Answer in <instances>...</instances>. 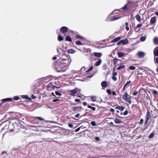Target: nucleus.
I'll list each match as a JSON object with an SVG mask.
<instances>
[{
	"label": "nucleus",
	"mask_w": 158,
	"mask_h": 158,
	"mask_svg": "<svg viewBox=\"0 0 158 158\" xmlns=\"http://www.w3.org/2000/svg\"><path fill=\"white\" fill-rule=\"evenodd\" d=\"M135 18L139 22H141V18L140 16L138 14L135 16Z\"/></svg>",
	"instance_id": "obj_19"
},
{
	"label": "nucleus",
	"mask_w": 158,
	"mask_h": 158,
	"mask_svg": "<svg viewBox=\"0 0 158 158\" xmlns=\"http://www.w3.org/2000/svg\"><path fill=\"white\" fill-rule=\"evenodd\" d=\"M154 43L155 44H158V38L155 37L154 38Z\"/></svg>",
	"instance_id": "obj_25"
},
{
	"label": "nucleus",
	"mask_w": 158,
	"mask_h": 158,
	"mask_svg": "<svg viewBox=\"0 0 158 158\" xmlns=\"http://www.w3.org/2000/svg\"><path fill=\"white\" fill-rule=\"evenodd\" d=\"M80 115V114H78L75 115V117L76 118H78Z\"/></svg>",
	"instance_id": "obj_64"
},
{
	"label": "nucleus",
	"mask_w": 158,
	"mask_h": 158,
	"mask_svg": "<svg viewBox=\"0 0 158 158\" xmlns=\"http://www.w3.org/2000/svg\"><path fill=\"white\" fill-rule=\"evenodd\" d=\"M116 109H117L119 110H120L121 111H122L124 110V107L123 106H118L116 107Z\"/></svg>",
	"instance_id": "obj_23"
},
{
	"label": "nucleus",
	"mask_w": 158,
	"mask_h": 158,
	"mask_svg": "<svg viewBox=\"0 0 158 158\" xmlns=\"http://www.w3.org/2000/svg\"><path fill=\"white\" fill-rule=\"evenodd\" d=\"M97 99V97L96 96H94L91 98V100L93 102L95 101Z\"/></svg>",
	"instance_id": "obj_27"
},
{
	"label": "nucleus",
	"mask_w": 158,
	"mask_h": 158,
	"mask_svg": "<svg viewBox=\"0 0 158 158\" xmlns=\"http://www.w3.org/2000/svg\"><path fill=\"white\" fill-rule=\"evenodd\" d=\"M124 67H125V66L124 65L120 66L117 68V69L118 70H120V69H123L124 68Z\"/></svg>",
	"instance_id": "obj_32"
},
{
	"label": "nucleus",
	"mask_w": 158,
	"mask_h": 158,
	"mask_svg": "<svg viewBox=\"0 0 158 158\" xmlns=\"http://www.w3.org/2000/svg\"><path fill=\"white\" fill-rule=\"evenodd\" d=\"M83 104L84 106H86L87 105V103L85 102H83Z\"/></svg>",
	"instance_id": "obj_63"
},
{
	"label": "nucleus",
	"mask_w": 158,
	"mask_h": 158,
	"mask_svg": "<svg viewBox=\"0 0 158 158\" xmlns=\"http://www.w3.org/2000/svg\"><path fill=\"white\" fill-rule=\"evenodd\" d=\"M117 75V73L116 72H114L113 73V76H116Z\"/></svg>",
	"instance_id": "obj_58"
},
{
	"label": "nucleus",
	"mask_w": 158,
	"mask_h": 158,
	"mask_svg": "<svg viewBox=\"0 0 158 158\" xmlns=\"http://www.w3.org/2000/svg\"><path fill=\"white\" fill-rule=\"evenodd\" d=\"M146 40V37L144 36H142L140 38V40L142 41H144Z\"/></svg>",
	"instance_id": "obj_33"
},
{
	"label": "nucleus",
	"mask_w": 158,
	"mask_h": 158,
	"mask_svg": "<svg viewBox=\"0 0 158 158\" xmlns=\"http://www.w3.org/2000/svg\"><path fill=\"white\" fill-rule=\"evenodd\" d=\"M36 118H37L39 120L41 121H43L44 120V119L43 118H42L40 117H36Z\"/></svg>",
	"instance_id": "obj_37"
},
{
	"label": "nucleus",
	"mask_w": 158,
	"mask_h": 158,
	"mask_svg": "<svg viewBox=\"0 0 158 158\" xmlns=\"http://www.w3.org/2000/svg\"><path fill=\"white\" fill-rule=\"evenodd\" d=\"M156 21V17H154L151 18L150 19V23L153 24Z\"/></svg>",
	"instance_id": "obj_15"
},
{
	"label": "nucleus",
	"mask_w": 158,
	"mask_h": 158,
	"mask_svg": "<svg viewBox=\"0 0 158 158\" xmlns=\"http://www.w3.org/2000/svg\"><path fill=\"white\" fill-rule=\"evenodd\" d=\"M143 119H141L140 120V121L139 122V123L140 124H143Z\"/></svg>",
	"instance_id": "obj_44"
},
{
	"label": "nucleus",
	"mask_w": 158,
	"mask_h": 158,
	"mask_svg": "<svg viewBox=\"0 0 158 158\" xmlns=\"http://www.w3.org/2000/svg\"><path fill=\"white\" fill-rule=\"evenodd\" d=\"M138 92L137 91H135V92L133 94V95H134V96H136V95H137V94H138Z\"/></svg>",
	"instance_id": "obj_49"
},
{
	"label": "nucleus",
	"mask_w": 158,
	"mask_h": 158,
	"mask_svg": "<svg viewBox=\"0 0 158 158\" xmlns=\"http://www.w3.org/2000/svg\"><path fill=\"white\" fill-rule=\"evenodd\" d=\"M119 60L118 59H114V64H116L117 61Z\"/></svg>",
	"instance_id": "obj_40"
},
{
	"label": "nucleus",
	"mask_w": 158,
	"mask_h": 158,
	"mask_svg": "<svg viewBox=\"0 0 158 158\" xmlns=\"http://www.w3.org/2000/svg\"><path fill=\"white\" fill-rule=\"evenodd\" d=\"M87 107L88 108L92 109L94 111L95 110H96L95 108V107H92L90 105H88Z\"/></svg>",
	"instance_id": "obj_29"
},
{
	"label": "nucleus",
	"mask_w": 158,
	"mask_h": 158,
	"mask_svg": "<svg viewBox=\"0 0 158 158\" xmlns=\"http://www.w3.org/2000/svg\"><path fill=\"white\" fill-rule=\"evenodd\" d=\"M155 62L158 64V57H157L155 60Z\"/></svg>",
	"instance_id": "obj_59"
},
{
	"label": "nucleus",
	"mask_w": 158,
	"mask_h": 158,
	"mask_svg": "<svg viewBox=\"0 0 158 158\" xmlns=\"http://www.w3.org/2000/svg\"><path fill=\"white\" fill-rule=\"evenodd\" d=\"M81 90L78 88H76L70 91V94L72 96H75V94L77 93H79L80 92Z\"/></svg>",
	"instance_id": "obj_5"
},
{
	"label": "nucleus",
	"mask_w": 158,
	"mask_h": 158,
	"mask_svg": "<svg viewBox=\"0 0 158 158\" xmlns=\"http://www.w3.org/2000/svg\"><path fill=\"white\" fill-rule=\"evenodd\" d=\"M9 124L8 126L9 128L10 129V130L8 131H7L3 135V136H4V135L6 134H10V133L11 132H12V131H13V126H11V127H10V125H12V123L10 122H9Z\"/></svg>",
	"instance_id": "obj_7"
},
{
	"label": "nucleus",
	"mask_w": 158,
	"mask_h": 158,
	"mask_svg": "<svg viewBox=\"0 0 158 158\" xmlns=\"http://www.w3.org/2000/svg\"><path fill=\"white\" fill-rule=\"evenodd\" d=\"M76 44L78 45H82V43L80 41H77L76 42Z\"/></svg>",
	"instance_id": "obj_31"
},
{
	"label": "nucleus",
	"mask_w": 158,
	"mask_h": 158,
	"mask_svg": "<svg viewBox=\"0 0 158 158\" xmlns=\"http://www.w3.org/2000/svg\"><path fill=\"white\" fill-rule=\"evenodd\" d=\"M21 97L23 99H28L29 100H31V99L29 98L28 96L27 95H22L21 96Z\"/></svg>",
	"instance_id": "obj_16"
},
{
	"label": "nucleus",
	"mask_w": 158,
	"mask_h": 158,
	"mask_svg": "<svg viewBox=\"0 0 158 158\" xmlns=\"http://www.w3.org/2000/svg\"><path fill=\"white\" fill-rule=\"evenodd\" d=\"M121 38L120 37H118L114 39L111 41V43H114L118 42L121 39Z\"/></svg>",
	"instance_id": "obj_12"
},
{
	"label": "nucleus",
	"mask_w": 158,
	"mask_h": 158,
	"mask_svg": "<svg viewBox=\"0 0 158 158\" xmlns=\"http://www.w3.org/2000/svg\"><path fill=\"white\" fill-rule=\"evenodd\" d=\"M59 99H54L52 100V101L54 102H56L59 101Z\"/></svg>",
	"instance_id": "obj_51"
},
{
	"label": "nucleus",
	"mask_w": 158,
	"mask_h": 158,
	"mask_svg": "<svg viewBox=\"0 0 158 158\" xmlns=\"http://www.w3.org/2000/svg\"><path fill=\"white\" fill-rule=\"evenodd\" d=\"M20 124L19 123H12V125H10V127L11 126H13V131L15 130L19 129V126Z\"/></svg>",
	"instance_id": "obj_8"
},
{
	"label": "nucleus",
	"mask_w": 158,
	"mask_h": 158,
	"mask_svg": "<svg viewBox=\"0 0 158 158\" xmlns=\"http://www.w3.org/2000/svg\"><path fill=\"white\" fill-rule=\"evenodd\" d=\"M128 114V111L127 110H126L123 113L124 115H126Z\"/></svg>",
	"instance_id": "obj_45"
},
{
	"label": "nucleus",
	"mask_w": 158,
	"mask_h": 158,
	"mask_svg": "<svg viewBox=\"0 0 158 158\" xmlns=\"http://www.w3.org/2000/svg\"><path fill=\"white\" fill-rule=\"evenodd\" d=\"M129 68L131 70H134L136 68L134 66H130Z\"/></svg>",
	"instance_id": "obj_34"
},
{
	"label": "nucleus",
	"mask_w": 158,
	"mask_h": 158,
	"mask_svg": "<svg viewBox=\"0 0 158 158\" xmlns=\"http://www.w3.org/2000/svg\"><path fill=\"white\" fill-rule=\"evenodd\" d=\"M93 55L97 57H100L102 56V54L100 52H94L93 53Z\"/></svg>",
	"instance_id": "obj_11"
},
{
	"label": "nucleus",
	"mask_w": 158,
	"mask_h": 158,
	"mask_svg": "<svg viewBox=\"0 0 158 158\" xmlns=\"http://www.w3.org/2000/svg\"><path fill=\"white\" fill-rule=\"evenodd\" d=\"M121 17H119L118 16H115L113 17V19H111L110 21H113L116 20L120 18Z\"/></svg>",
	"instance_id": "obj_24"
},
{
	"label": "nucleus",
	"mask_w": 158,
	"mask_h": 158,
	"mask_svg": "<svg viewBox=\"0 0 158 158\" xmlns=\"http://www.w3.org/2000/svg\"><path fill=\"white\" fill-rule=\"evenodd\" d=\"M77 38H78L81 39H82L83 40H85L84 38L82 37H81V36H79V35H77Z\"/></svg>",
	"instance_id": "obj_46"
},
{
	"label": "nucleus",
	"mask_w": 158,
	"mask_h": 158,
	"mask_svg": "<svg viewBox=\"0 0 158 158\" xmlns=\"http://www.w3.org/2000/svg\"><path fill=\"white\" fill-rule=\"evenodd\" d=\"M146 123H147L149 120V117H150V113L149 112H148L146 114Z\"/></svg>",
	"instance_id": "obj_17"
},
{
	"label": "nucleus",
	"mask_w": 158,
	"mask_h": 158,
	"mask_svg": "<svg viewBox=\"0 0 158 158\" xmlns=\"http://www.w3.org/2000/svg\"><path fill=\"white\" fill-rule=\"evenodd\" d=\"M127 8V5L126 4L124 6L123 8V10H126Z\"/></svg>",
	"instance_id": "obj_47"
},
{
	"label": "nucleus",
	"mask_w": 158,
	"mask_h": 158,
	"mask_svg": "<svg viewBox=\"0 0 158 158\" xmlns=\"http://www.w3.org/2000/svg\"><path fill=\"white\" fill-rule=\"evenodd\" d=\"M75 101L76 102H80V100L79 99H75Z\"/></svg>",
	"instance_id": "obj_57"
},
{
	"label": "nucleus",
	"mask_w": 158,
	"mask_h": 158,
	"mask_svg": "<svg viewBox=\"0 0 158 158\" xmlns=\"http://www.w3.org/2000/svg\"><path fill=\"white\" fill-rule=\"evenodd\" d=\"M154 53L155 56H158V48H155L154 50Z\"/></svg>",
	"instance_id": "obj_20"
},
{
	"label": "nucleus",
	"mask_w": 158,
	"mask_h": 158,
	"mask_svg": "<svg viewBox=\"0 0 158 158\" xmlns=\"http://www.w3.org/2000/svg\"><path fill=\"white\" fill-rule=\"evenodd\" d=\"M60 61H58L57 62L56 64V67H56V71L57 72H63L65 71V69H64V68H63V66L64 65H63V64H64V63H61V65L60 67H58V65H59V64H60Z\"/></svg>",
	"instance_id": "obj_1"
},
{
	"label": "nucleus",
	"mask_w": 158,
	"mask_h": 158,
	"mask_svg": "<svg viewBox=\"0 0 158 158\" xmlns=\"http://www.w3.org/2000/svg\"><path fill=\"white\" fill-rule=\"evenodd\" d=\"M84 97V96L82 94H81L80 95H79L78 96V97L81 98H83V97Z\"/></svg>",
	"instance_id": "obj_61"
},
{
	"label": "nucleus",
	"mask_w": 158,
	"mask_h": 158,
	"mask_svg": "<svg viewBox=\"0 0 158 158\" xmlns=\"http://www.w3.org/2000/svg\"><path fill=\"white\" fill-rule=\"evenodd\" d=\"M131 82V81H129L127 82L126 83L125 85V87H126L128 84L130 83Z\"/></svg>",
	"instance_id": "obj_48"
},
{
	"label": "nucleus",
	"mask_w": 158,
	"mask_h": 158,
	"mask_svg": "<svg viewBox=\"0 0 158 158\" xmlns=\"http://www.w3.org/2000/svg\"><path fill=\"white\" fill-rule=\"evenodd\" d=\"M114 122L116 124H119L122 123L121 120L116 118L114 120Z\"/></svg>",
	"instance_id": "obj_22"
},
{
	"label": "nucleus",
	"mask_w": 158,
	"mask_h": 158,
	"mask_svg": "<svg viewBox=\"0 0 158 158\" xmlns=\"http://www.w3.org/2000/svg\"><path fill=\"white\" fill-rule=\"evenodd\" d=\"M102 60L101 59H99L98 61H97L95 64V65L96 66H99L102 63Z\"/></svg>",
	"instance_id": "obj_18"
},
{
	"label": "nucleus",
	"mask_w": 158,
	"mask_h": 158,
	"mask_svg": "<svg viewBox=\"0 0 158 158\" xmlns=\"http://www.w3.org/2000/svg\"><path fill=\"white\" fill-rule=\"evenodd\" d=\"M112 79L114 81H116L117 80V78L116 77V76H113Z\"/></svg>",
	"instance_id": "obj_43"
},
{
	"label": "nucleus",
	"mask_w": 158,
	"mask_h": 158,
	"mask_svg": "<svg viewBox=\"0 0 158 158\" xmlns=\"http://www.w3.org/2000/svg\"><path fill=\"white\" fill-rule=\"evenodd\" d=\"M127 53L123 52H120L118 54V56L119 57H121L127 55Z\"/></svg>",
	"instance_id": "obj_14"
},
{
	"label": "nucleus",
	"mask_w": 158,
	"mask_h": 158,
	"mask_svg": "<svg viewBox=\"0 0 158 158\" xmlns=\"http://www.w3.org/2000/svg\"><path fill=\"white\" fill-rule=\"evenodd\" d=\"M68 30V28L66 27L63 26L60 29V32L64 34V36L67 33Z\"/></svg>",
	"instance_id": "obj_4"
},
{
	"label": "nucleus",
	"mask_w": 158,
	"mask_h": 158,
	"mask_svg": "<svg viewBox=\"0 0 158 158\" xmlns=\"http://www.w3.org/2000/svg\"><path fill=\"white\" fill-rule=\"evenodd\" d=\"M80 128H81V127H79V128H77V129L75 130V131L77 132V131H79V130H80Z\"/></svg>",
	"instance_id": "obj_55"
},
{
	"label": "nucleus",
	"mask_w": 158,
	"mask_h": 158,
	"mask_svg": "<svg viewBox=\"0 0 158 158\" xmlns=\"http://www.w3.org/2000/svg\"><path fill=\"white\" fill-rule=\"evenodd\" d=\"M66 40L67 41H69V36H67L66 37Z\"/></svg>",
	"instance_id": "obj_53"
},
{
	"label": "nucleus",
	"mask_w": 158,
	"mask_h": 158,
	"mask_svg": "<svg viewBox=\"0 0 158 158\" xmlns=\"http://www.w3.org/2000/svg\"><path fill=\"white\" fill-rule=\"evenodd\" d=\"M145 54L144 52H139L137 54V55H138L139 57L140 58H143Z\"/></svg>",
	"instance_id": "obj_10"
},
{
	"label": "nucleus",
	"mask_w": 158,
	"mask_h": 158,
	"mask_svg": "<svg viewBox=\"0 0 158 158\" xmlns=\"http://www.w3.org/2000/svg\"><path fill=\"white\" fill-rule=\"evenodd\" d=\"M75 52V51H74L73 49H70V53H74Z\"/></svg>",
	"instance_id": "obj_39"
},
{
	"label": "nucleus",
	"mask_w": 158,
	"mask_h": 158,
	"mask_svg": "<svg viewBox=\"0 0 158 158\" xmlns=\"http://www.w3.org/2000/svg\"><path fill=\"white\" fill-rule=\"evenodd\" d=\"M91 124L92 126H95L96 125V124L95 122L94 121H92V122H91Z\"/></svg>",
	"instance_id": "obj_38"
},
{
	"label": "nucleus",
	"mask_w": 158,
	"mask_h": 158,
	"mask_svg": "<svg viewBox=\"0 0 158 158\" xmlns=\"http://www.w3.org/2000/svg\"><path fill=\"white\" fill-rule=\"evenodd\" d=\"M128 43V40L126 38L123 40H121L119 42L117 43V44L118 45H120L121 44L124 45L127 44Z\"/></svg>",
	"instance_id": "obj_6"
},
{
	"label": "nucleus",
	"mask_w": 158,
	"mask_h": 158,
	"mask_svg": "<svg viewBox=\"0 0 158 158\" xmlns=\"http://www.w3.org/2000/svg\"><path fill=\"white\" fill-rule=\"evenodd\" d=\"M131 96L128 94L127 92H126L124 94L123 96V99L124 101L128 102L129 104H131Z\"/></svg>",
	"instance_id": "obj_2"
},
{
	"label": "nucleus",
	"mask_w": 158,
	"mask_h": 158,
	"mask_svg": "<svg viewBox=\"0 0 158 158\" xmlns=\"http://www.w3.org/2000/svg\"><path fill=\"white\" fill-rule=\"evenodd\" d=\"M13 100V99L11 98H6L2 100V102L0 103V106H2L3 103L5 102H7L8 101H11Z\"/></svg>",
	"instance_id": "obj_9"
},
{
	"label": "nucleus",
	"mask_w": 158,
	"mask_h": 158,
	"mask_svg": "<svg viewBox=\"0 0 158 158\" xmlns=\"http://www.w3.org/2000/svg\"><path fill=\"white\" fill-rule=\"evenodd\" d=\"M31 98L32 99H35L36 98V97L33 94H31Z\"/></svg>",
	"instance_id": "obj_52"
},
{
	"label": "nucleus",
	"mask_w": 158,
	"mask_h": 158,
	"mask_svg": "<svg viewBox=\"0 0 158 158\" xmlns=\"http://www.w3.org/2000/svg\"><path fill=\"white\" fill-rule=\"evenodd\" d=\"M126 29L127 31H128L129 30V27L128 26H126Z\"/></svg>",
	"instance_id": "obj_60"
},
{
	"label": "nucleus",
	"mask_w": 158,
	"mask_h": 158,
	"mask_svg": "<svg viewBox=\"0 0 158 158\" xmlns=\"http://www.w3.org/2000/svg\"><path fill=\"white\" fill-rule=\"evenodd\" d=\"M48 77H43L42 78V79L43 80H47L48 78Z\"/></svg>",
	"instance_id": "obj_56"
},
{
	"label": "nucleus",
	"mask_w": 158,
	"mask_h": 158,
	"mask_svg": "<svg viewBox=\"0 0 158 158\" xmlns=\"http://www.w3.org/2000/svg\"><path fill=\"white\" fill-rule=\"evenodd\" d=\"M58 40L59 41H60L63 40V37L61 35H59L58 37Z\"/></svg>",
	"instance_id": "obj_26"
},
{
	"label": "nucleus",
	"mask_w": 158,
	"mask_h": 158,
	"mask_svg": "<svg viewBox=\"0 0 158 158\" xmlns=\"http://www.w3.org/2000/svg\"><path fill=\"white\" fill-rule=\"evenodd\" d=\"M19 98V97L18 96H15L13 98V99L15 100H18Z\"/></svg>",
	"instance_id": "obj_35"
},
{
	"label": "nucleus",
	"mask_w": 158,
	"mask_h": 158,
	"mask_svg": "<svg viewBox=\"0 0 158 158\" xmlns=\"http://www.w3.org/2000/svg\"><path fill=\"white\" fill-rule=\"evenodd\" d=\"M154 136V133H152L151 134L149 135L148 138L149 139H151Z\"/></svg>",
	"instance_id": "obj_30"
},
{
	"label": "nucleus",
	"mask_w": 158,
	"mask_h": 158,
	"mask_svg": "<svg viewBox=\"0 0 158 158\" xmlns=\"http://www.w3.org/2000/svg\"><path fill=\"white\" fill-rule=\"evenodd\" d=\"M55 94L57 95H58V96H61L62 94L61 93L57 91H56L55 92Z\"/></svg>",
	"instance_id": "obj_36"
},
{
	"label": "nucleus",
	"mask_w": 158,
	"mask_h": 158,
	"mask_svg": "<svg viewBox=\"0 0 158 158\" xmlns=\"http://www.w3.org/2000/svg\"><path fill=\"white\" fill-rule=\"evenodd\" d=\"M142 26V24L141 23H139L138 24L137 26L136 27L137 28H140Z\"/></svg>",
	"instance_id": "obj_42"
},
{
	"label": "nucleus",
	"mask_w": 158,
	"mask_h": 158,
	"mask_svg": "<svg viewBox=\"0 0 158 158\" xmlns=\"http://www.w3.org/2000/svg\"><path fill=\"white\" fill-rule=\"evenodd\" d=\"M106 92L109 94H111V91L109 89H107L106 90Z\"/></svg>",
	"instance_id": "obj_41"
},
{
	"label": "nucleus",
	"mask_w": 158,
	"mask_h": 158,
	"mask_svg": "<svg viewBox=\"0 0 158 158\" xmlns=\"http://www.w3.org/2000/svg\"><path fill=\"white\" fill-rule=\"evenodd\" d=\"M57 52L59 53L61 50V49L60 48H57Z\"/></svg>",
	"instance_id": "obj_54"
},
{
	"label": "nucleus",
	"mask_w": 158,
	"mask_h": 158,
	"mask_svg": "<svg viewBox=\"0 0 158 158\" xmlns=\"http://www.w3.org/2000/svg\"><path fill=\"white\" fill-rule=\"evenodd\" d=\"M93 69V66H92L89 68V69L87 70L86 71V73L89 72L92 70Z\"/></svg>",
	"instance_id": "obj_28"
},
{
	"label": "nucleus",
	"mask_w": 158,
	"mask_h": 158,
	"mask_svg": "<svg viewBox=\"0 0 158 158\" xmlns=\"http://www.w3.org/2000/svg\"><path fill=\"white\" fill-rule=\"evenodd\" d=\"M72 110L73 111L77 113L81 111L82 110H83V109L81 106H77L73 107Z\"/></svg>",
	"instance_id": "obj_3"
},
{
	"label": "nucleus",
	"mask_w": 158,
	"mask_h": 158,
	"mask_svg": "<svg viewBox=\"0 0 158 158\" xmlns=\"http://www.w3.org/2000/svg\"><path fill=\"white\" fill-rule=\"evenodd\" d=\"M101 85L102 87L105 88L107 86V83L106 81H103L102 82Z\"/></svg>",
	"instance_id": "obj_13"
},
{
	"label": "nucleus",
	"mask_w": 158,
	"mask_h": 158,
	"mask_svg": "<svg viewBox=\"0 0 158 158\" xmlns=\"http://www.w3.org/2000/svg\"><path fill=\"white\" fill-rule=\"evenodd\" d=\"M112 95L114 96H116L117 95L115 91H113L112 92Z\"/></svg>",
	"instance_id": "obj_50"
},
{
	"label": "nucleus",
	"mask_w": 158,
	"mask_h": 158,
	"mask_svg": "<svg viewBox=\"0 0 158 158\" xmlns=\"http://www.w3.org/2000/svg\"><path fill=\"white\" fill-rule=\"evenodd\" d=\"M153 93L154 94H157V92L156 91V90H154L153 91Z\"/></svg>",
	"instance_id": "obj_62"
},
{
	"label": "nucleus",
	"mask_w": 158,
	"mask_h": 158,
	"mask_svg": "<svg viewBox=\"0 0 158 158\" xmlns=\"http://www.w3.org/2000/svg\"><path fill=\"white\" fill-rule=\"evenodd\" d=\"M52 83L50 82V83L47 85L48 88L49 87H52L53 88H54L55 87H56L57 88H58L55 85H52Z\"/></svg>",
	"instance_id": "obj_21"
}]
</instances>
